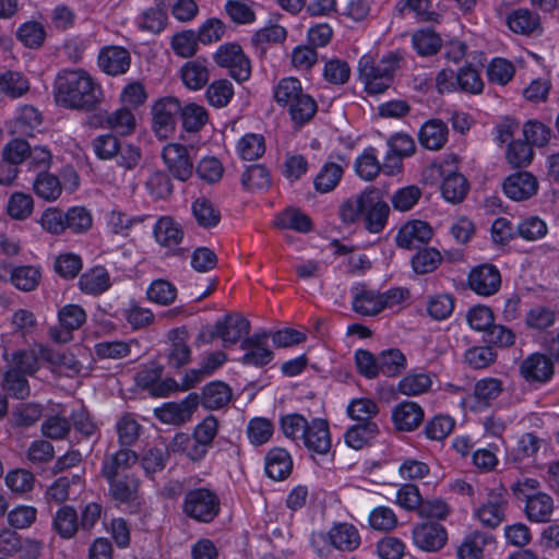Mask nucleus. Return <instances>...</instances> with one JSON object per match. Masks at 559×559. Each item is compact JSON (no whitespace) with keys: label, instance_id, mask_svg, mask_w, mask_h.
I'll return each mask as SVG.
<instances>
[{"label":"nucleus","instance_id":"nucleus-16","mask_svg":"<svg viewBox=\"0 0 559 559\" xmlns=\"http://www.w3.org/2000/svg\"><path fill=\"white\" fill-rule=\"evenodd\" d=\"M506 506L504 490H491L488 493L487 502L477 509L476 516L485 526L496 528L504 521Z\"/></svg>","mask_w":559,"mask_h":559},{"label":"nucleus","instance_id":"nucleus-22","mask_svg":"<svg viewBox=\"0 0 559 559\" xmlns=\"http://www.w3.org/2000/svg\"><path fill=\"white\" fill-rule=\"evenodd\" d=\"M392 419L396 429L413 431L421 424L424 411L415 402H402L394 408Z\"/></svg>","mask_w":559,"mask_h":559},{"label":"nucleus","instance_id":"nucleus-55","mask_svg":"<svg viewBox=\"0 0 559 559\" xmlns=\"http://www.w3.org/2000/svg\"><path fill=\"white\" fill-rule=\"evenodd\" d=\"M116 428L121 447H130L139 439L141 426L131 414L122 415Z\"/></svg>","mask_w":559,"mask_h":559},{"label":"nucleus","instance_id":"nucleus-2","mask_svg":"<svg viewBox=\"0 0 559 559\" xmlns=\"http://www.w3.org/2000/svg\"><path fill=\"white\" fill-rule=\"evenodd\" d=\"M400 59L395 53H390L378 62L370 55L360 58L358 71L368 94H380L391 86Z\"/></svg>","mask_w":559,"mask_h":559},{"label":"nucleus","instance_id":"nucleus-45","mask_svg":"<svg viewBox=\"0 0 559 559\" xmlns=\"http://www.w3.org/2000/svg\"><path fill=\"white\" fill-rule=\"evenodd\" d=\"M508 25L512 32L526 35L538 27L539 17L528 9H518L508 15Z\"/></svg>","mask_w":559,"mask_h":559},{"label":"nucleus","instance_id":"nucleus-48","mask_svg":"<svg viewBox=\"0 0 559 559\" xmlns=\"http://www.w3.org/2000/svg\"><path fill=\"white\" fill-rule=\"evenodd\" d=\"M413 46L420 56H431L441 48L442 40L432 29L417 31L412 38Z\"/></svg>","mask_w":559,"mask_h":559},{"label":"nucleus","instance_id":"nucleus-34","mask_svg":"<svg viewBox=\"0 0 559 559\" xmlns=\"http://www.w3.org/2000/svg\"><path fill=\"white\" fill-rule=\"evenodd\" d=\"M209 69L205 59L188 61L181 69V79L190 90H200L209 82Z\"/></svg>","mask_w":559,"mask_h":559},{"label":"nucleus","instance_id":"nucleus-26","mask_svg":"<svg viewBox=\"0 0 559 559\" xmlns=\"http://www.w3.org/2000/svg\"><path fill=\"white\" fill-rule=\"evenodd\" d=\"M492 542L491 534L479 531L471 532L457 547V559H485L484 548Z\"/></svg>","mask_w":559,"mask_h":559},{"label":"nucleus","instance_id":"nucleus-63","mask_svg":"<svg viewBox=\"0 0 559 559\" xmlns=\"http://www.w3.org/2000/svg\"><path fill=\"white\" fill-rule=\"evenodd\" d=\"M40 272L38 269L24 265L14 267V272L12 274V284L24 292H31L35 289L39 283Z\"/></svg>","mask_w":559,"mask_h":559},{"label":"nucleus","instance_id":"nucleus-38","mask_svg":"<svg viewBox=\"0 0 559 559\" xmlns=\"http://www.w3.org/2000/svg\"><path fill=\"white\" fill-rule=\"evenodd\" d=\"M468 189L466 178L459 173L449 174L441 185L443 198L453 204L461 203L465 199Z\"/></svg>","mask_w":559,"mask_h":559},{"label":"nucleus","instance_id":"nucleus-1","mask_svg":"<svg viewBox=\"0 0 559 559\" xmlns=\"http://www.w3.org/2000/svg\"><path fill=\"white\" fill-rule=\"evenodd\" d=\"M56 102L70 109L91 111L103 97L97 83L84 70H63L56 79Z\"/></svg>","mask_w":559,"mask_h":559},{"label":"nucleus","instance_id":"nucleus-53","mask_svg":"<svg viewBox=\"0 0 559 559\" xmlns=\"http://www.w3.org/2000/svg\"><path fill=\"white\" fill-rule=\"evenodd\" d=\"M442 261L440 252L433 248H424L412 258V266L417 274L435 271Z\"/></svg>","mask_w":559,"mask_h":559},{"label":"nucleus","instance_id":"nucleus-20","mask_svg":"<svg viewBox=\"0 0 559 559\" xmlns=\"http://www.w3.org/2000/svg\"><path fill=\"white\" fill-rule=\"evenodd\" d=\"M304 445L318 454H326L331 449L329 423L325 419H312L301 439Z\"/></svg>","mask_w":559,"mask_h":559},{"label":"nucleus","instance_id":"nucleus-21","mask_svg":"<svg viewBox=\"0 0 559 559\" xmlns=\"http://www.w3.org/2000/svg\"><path fill=\"white\" fill-rule=\"evenodd\" d=\"M326 538L330 545L340 551L350 552L360 545L359 532L349 523L334 524L328 532Z\"/></svg>","mask_w":559,"mask_h":559},{"label":"nucleus","instance_id":"nucleus-28","mask_svg":"<svg viewBox=\"0 0 559 559\" xmlns=\"http://www.w3.org/2000/svg\"><path fill=\"white\" fill-rule=\"evenodd\" d=\"M79 286L85 294L100 295L110 288V275L104 266H95L81 275Z\"/></svg>","mask_w":559,"mask_h":559},{"label":"nucleus","instance_id":"nucleus-62","mask_svg":"<svg viewBox=\"0 0 559 559\" xmlns=\"http://www.w3.org/2000/svg\"><path fill=\"white\" fill-rule=\"evenodd\" d=\"M241 183L246 189H264L271 183L269 170L260 164H254L242 173Z\"/></svg>","mask_w":559,"mask_h":559},{"label":"nucleus","instance_id":"nucleus-5","mask_svg":"<svg viewBox=\"0 0 559 559\" xmlns=\"http://www.w3.org/2000/svg\"><path fill=\"white\" fill-rule=\"evenodd\" d=\"M180 111L179 100L171 96L160 98L153 105V130L159 139H167L175 131Z\"/></svg>","mask_w":559,"mask_h":559},{"label":"nucleus","instance_id":"nucleus-25","mask_svg":"<svg viewBox=\"0 0 559 559\" xmlns=\"http://www.w3.org/2000/svg\"><path fill=\"white\" fill-rule=\"evenodd\" d=\"M293 469V460L289 453L282 448L271 449L265 456V473L274 480L287 478Z\"/></svg>","mask_w":559,"mask_h":559},{"label":"nucleus","instance_id":"nucleus-35","mask_svg":"<svg viewBox=\"0 0 559 559\" xmlns=\"http://www.w3.org/2000/svg\"><path fill=\"white\" fill-rule=\"evenodd\" d=\"M2 356L9 361V368H16L19 372L33 376L39 369V356L35 349H20L12 354L9 359V350L3 346Z\"/></svg>","mask_w":559,"mask_h":559},{"label":"nucleus","instance_id":"nucleus-31","mask_svg":"<svg viewBox=\"0 0 559 559\" xmlns=\"http://www.w3.org/2000/svg\"><path fill=\"white\" fill-rule=\"evenodd\" d=\"M448 140V127L439 120L433 119L426 122L419 131L420 144L431 151L440 150Z\"/></svg>","mask_w":559,"mask_h":559},{"label":"nucleus","instance_id":"nucleus-59","mask_svg":"<svg viewBox=\"0 0 559 559\" xmlns=\"http://www.w3.org/2000/svg\"><path fill=\"white\" fill-rule=\"evenodd\" d=\"M181 119L183 128L189 132H197L203 128L207 121V112L204 107L197 104H188L181 107Z\"/></svg>","mask_w":559,"mask_h":559},{"label":"nucleus","instance_id":"nucleus-36","mask_svg":"<svg viewBox=\"0 0 559 559\" xmlns=\"http://www.w3.org/2000/svg\"><path fill=\"white\" fill-rule=\"evenodd\" d=\"M357 175L364 180H373L380 170H383L388 175H393V167L385 163L383 166L380 165L377 156L373 153V148H369L362 155H360L355 164Z\"/></svg>","mask_w":559,"mask_h":559},{"label":"nucleus","instance_id":"nucleus-47","mask_svg":"<svg viewBox=\"0 0 559 559\" xmlns=\"http://www.w3.org/2000/svg\"><path fill=\"white\" fill-rule=\"evenodd\" d=\"M146 297L151 302L169 306L177 297V288L166 280H154L146 289Z\"/></svg>","mask_w":559,"mask_h":559},{"label":"nucleus","instance_id":"nucleus-30","mask_svg":"<svg viewBox=\"0 0 559 559\" xmlns=\"http://www.w3.org/2000/svg\"><path fill=\"white\" fill-rule=\"evenodd\" d=\"M138 460L139 456L133 450L128 447H122L116 453L105 457L102 467V475L104 478L118 476L120 471L130 468L138 462Z\"/></svg>","mask_w":559,"mask_h":559},{"label":"nucleus","instance_id":"nucleus-42","mask_svg":"<svg viewBox=\"0 0 559 559\" xmlns=\"http://www.w3.org/2000/svg\"><path fill=\"white\" fill-rule=\"evenodd\" d=\"M379 373L396 377L406 368V357L400 349L383 350L378 356Z\"/></svg>","mask_w":559,"mask_h":559},{"label":"nucleus","instance_id":"nucleus-3","mask_svg":"<svg viewBox=\"0 0 559 559\" xmlns=\"http://www.w3.org/2000/svg\"><path fill=\"white\" fill-rule=\"evenodd\" d=\"M183 513L200 523H211L221 511L218 496L209 488L189 490L182 503Z\"/></svg>","mask_w":559,"mask_h":559},{"label":"nucleus","instance_id":"nucleus-58","mask_svg":"<svg viewBox=\"0 0 559 559\" xmlns=\"http://www.w3.org/2000/svg\"><path fill=\"white\" fill-rule=\"evenodd\" d=\"M274 432L273 424L270 419L255 417L248 424L247 435L249 441L254 445L266 443Z\"/></svg>","mask_w":559,"mask_h":559},{"label":"nucleus","instance_id":"nucleus-6","mask_svg":"<svg viewBox=\"0 0 559 559\" xmlns=\"http://www.w3.org/2000/svg\"><path fill=\"white\" fill-rule=\"evenodd\" d=\"M105 479L108 481V492L112 500L128 504L134 510L140 508L142 498L140 496V479L136 476L127 474Z\"/></svg>","mask_w":559,"mask_h":559},{"label":"nucleus","instance_id":"nucleus-44","mask_svg":"<svg viewBox=\"0 0 559 559\" xmlns=\"http://www.w3.org/2000/svg\"><path fill=\"white\" fill-rule=\"evenodd\" d=\"M317 109L316 100L304 92L288 107L293 121L298 126L309 122L316 115Z\"/></svg>","mask_w":559,"mask_h":559},{"label":"nucleus","instance_id":"nucleus-4","mask_svg":"<svg viewBox=\"0 0 559 559\" xmlns=\"http://www.w3.org/2000/svg\"><path fill=\"white\" fill-rule=\"evenodd\" d=\"M214 60L219 67L227 68L231 78L238 82L248 80L251 74L250 61L237 44L222 45L214 55Z\"/></svg>","mask_w":559,"mask_h":559},{"label":"nucleus","instance_id":"nucleus-57","mask_svg":"<svg viewBox=\"0 0 559 559\" xmlns=\"http://www.w3.org/2000/svg\"><path fill=\"white\" fill-rule=\"evenodd\" d=\"M40 123V112L33 106H24L14 120L13 132L20 135H29Z\"/></svg>","mask_w":559,"mask_h":559},{"label":"nucleus","instance_id":"nucleus-40","mask_svg":"<svg viewBox=\"0 0 559 559\" xmlns=\"http://www.w3.org/2000/svg\"><path fill=\"white\" fill-rule=\"evenodd\" d=\"M378 433L379 428L374 421L357 423L346 431L345 441L350 448L359 450Z\"/></svg>","mask_w":559,"mask_h":559},{"label":"nucleus","instance_id":"nucleus-14","mask_svg":"<svg viewBox=\"0 0 559 559\" xmlns=\"http://www.w3.org/2000/svg\"><path fill=\"white\" fill-rule=\"evenodd\" d=\"M198 405V395L190 394L179 403H166L162 407L156 408L155 415L165 424L178 426L190 420Z\"/></svg>","mask_w":559,"mask_h":559},{"label":"nucleus","instance_id":"nucleus-61","mask_svg":"<svg viewBox=\"0 0 559 559\" xmlns=\"http://www.w3.org/2000/svg\"><path fill=\"white\" fill-rule=\"evenodd\" d=\"M532 146L526 141H512L507 151L508 163L514 168L526 167L533 159Z\"/></svg>","mask_w":559,"mask_h":559},{"label":"nucleus","instance_id":"nucleus-27","mask_svg":"<svg viewBox=\"0 0 559 559\" xmlns=\"http://www.w3.org/2000/svg\"><path fill=\"white\" fill-rule=\"evenodd\" d=\"M353 292L352 306L355 312L362 316H376L383 310L380 293L368 290L361 284L356 285Z\"/></svg>","mask_w":559,"mask_h":559},{"label":"nucleus","instance_id":"nucleus-11","mask_svg":"<svg viewBox=\"0 0 559 559\" xmlns=\"http://www.w3.org/2000/svg\"><path fill=\"white\" fill-rule=\"evenodd\" d=\"M218 338L224 347H229L249 336L251 325L247 318L240 313H227L217 320Z\"/></svg>","mask_w":559,"mask_h":559},{"label":"nucleus","instance_id":"nucleus-46","mask_svg":"<svg viewBox=\"0 0 559 559\" xmlns=\"http://www.w3.org/2000/svg\"><path fill=\"white\" fill-rule=\"evenodd\" d=\"M29 90L28 81L19 72L0 71V93L17 98Z\"/></svg>","mask_w":559,"mask_h":559},{"label":"nucleus","instance_id":"nucleus-23","mask_svg":"<svg viewBox=\"0 0 559 559\" xmlns=\"http://www.w3.org/2000/svg\"><path fill=\"white\" fill-rule=\"evenodd\" d=\"M98 66L109 75L122 74L130 67V55L121 47L105 48L99 53Z\"/></svg>","mask_w":559,"mask_h":559},{"label":"nucleus","instance_id":"nucleus-7","mask_svg":"<svg viewBox=\"0 0 559 559\" xmlns=\"http://www.w3.org/2000/svg\"><path fill=\"white\" fill-rule=\"evenodd\" d=\"M270 336V332L262 331L245 337L240 343V348L245 352L240 361L254 367H264L270 364L274 358V353L267 346Z\"/></svg>","mask_w":559,"mask_h":559},{"label":"nucleus","instance_id":"nucleus-32","mask_svg":"<svg viewBox=\"0 0 559 559\" xmlns=\"http://www.w3.org/2000/svg\"><path fill=\"white\" fill-rule=\"evenodd\" d=\"M154 237L160 246L176 247L183 238V229L171 217L163 216L154 226Z\"/></svg>","mask_w":559,"mask_h":559},{"label":"nucleus","instance_id":"nucleus-12","mask_svg":"<svg viewBox=\"0 0 559 559\" xmlns=\"http://www.w3.org/2000/svg\"><path fill=\"white\" fill-rule=\"evenodd\" d=\"M88 124L95 128L107 127L124 135L134 130L135 118L130 109L122 107L112 112L99 111L88 119Z\"/></svg>","mask_w":559,"mask_h":559},{"label":"nucleus","instance_id":"nucleus-39","mask_svg":"<svg viewBox=\"0 0 559 559\" xmlns=\"http://www.w3.org/2000/svg\"><path fill=\"white\" fill-rule=\"evenodd\" d=\"M52 526L62 538H72L79 528L76 510L71 506L61 507L53 518Z\"/></svg>","mask_w":559,"mask_h":559},{"label":"nucleus","instance_id":"nucleus-52","mask_svg":"<svg viewBox=\"0 0 559 559\" xmlns=\"http://www.w3.org/2000/svg\"><path fill=\"white\" fill-rule=\"evenodd\" d=\"M368 522L372 530L379 532H391L399 524V520L394 511L384 506H380L371 510Z\"/></svg>","mask_w":559,"mask_h":559},{"label":"nucleus","instance_id":"nucleus-24","mask_svg":"<svg viewBox=\"0 0 559 559\" xmlns=\"http://www.w3.org/2000/svg\"><path fill=\"white\" fill-rule=\"evenodd\" d=\"M168 340L171 343L168 353V362L175 368L185 366L190 361L191 352L188 345V331L186 328L173 329L168 332Z\"/></svg>","mask_w":559,"mask_h":559},{"label":"nucleus","instance_id":"nucleus-10","mask_svg":"<svg viewBox=\"0 0 559 559\" xmlns=\"http://www.w3.org/2000/svg\"><path fill=\"white\" fill-rule=\"evenodd\" d=\"M169 173L178 180H188L193 173V163L188 148L181 144H167L162 153Z\"/></svg>","mask_w":559,"mask_h":559},{"label":"nucleus","instance_id":"nucleus-29","mask_svg":"<svg viewBox=\"0 0 559 559\" xmlns=\"http://www.w3.org/2000/svg\"><path fill=\"white\" fill-rule=\"evenodd\" d=\"M524 510L530 521L547 523L551 520L554 513V500L545 492L528 496Z\"/></svg>","mask_w":559,"mask_h":559},{"label":"nucleus","instance_id":"nucleus-13","mask_svg":"<svg viewBox=\"0 0 559 559\" xmlns=\"http://www.w3.org/2000/svg\"><path fill=\"white\" fill-rule=\"evenodd\" d=\"M500 285V272L492 264L478 265L468 274L469 288L480 296H491L496 294Z\"/></svg>","mask_w":559,"mask_h":559},{"label":"nucleus","instance_id":"nucleus-9","mask_svg":"<svg viewBox=\"0 0 559 559\" xmlns=\"http://www.w3.org/2000/svg\"><path fill=\"white\" fill-rule=\"evenodd\" d=\"M414 544L421 550L436 552L444 547L448 540L445 527L438 522H426L414 526Z\"/></svg>","mask_w":559,"mask_h":559},{"label":"nucleus","instance_id":"nucleus-18","mask_svg":"<svg viewBox=\"0 0 559 559\" xmlns=\"http://www.w3.org/2000/svg\"><path fill=\"white\" fill-rule=\"evenodd\" d=\"M538 181L528 171H518L510 175L503 182V191L514 201H524L537 193Z\"/></svg>","mask_w":559,"mask_h":559},{"label":"nucleus","instance_id":"nucleus-60","mask_svg":"<svg viewBox=\"0 0 559 559\" xmlns=\"http://www.w3.org/2000/svg\"><path fill=\"white\" fill-rule=\"evenodd\" d=\"M390 153L388 154L386 162H394V165L401 162V157L408 156L415 151L414 140L407 134H395L390 138L389 142Z\"/></svg>","mask_w":559,"mask_h":559},{"label":"nucleus","instance_id":"nucleus-15","mask_svg":"<svg viewBox=\"0 0 559 559\" xmlns=\"http://www.w3.org/2000/svg\"><path fill=\"white\" fill-rule=\"evenodd\" d=\"M364 209V224L365 228L370 233H380L384 229L390 213V207L386 202L379 199L373 190L367 191Z\"/></svg>","mask_w":559,"mask_h":559},{"label":"nucleus","instance_id":"nucleus-50","mask_svg":"<svg viewBox=\"0 0 559 559\" xmlns=\"http://www.w3.org/2000/svg\"><path fill=\"white\" fill-rule=\"evenodd\" d=\"M26 374L19 372L16 368H9L4 373L3 388L13 397L24 400L29 396V385Z\"/></svg>","mask_w":559,"mask_h":559},{"label":"nucleus","instance_id":"nucleus-33","mask_svg":"<svg viewBox=\"0 0 559 559\" xmlns=\"http://www.w3.org/2000/svg\"><path fill=\"white\" fill-rule=\"evenodd\" d=\"M274 226L306 234L312 229V221L300 210L288 207L276 215Z\"/></svg>","mask_w":559,"mask_h":559},{"label":"nucleus","instance_id":"nucleus-56","mask_svg":"<svg viewBox=\"0 0 559 559\" xmlns=\"http://www.w3.org/2000/svg\"><path fill=\"white\" fill-rule=\"evenodd\" d=\"M16 36L26 47L39 48L44 44L46 32L40 23L29 21L19 27Z\"/></svg>","mask_w":559,"mask_h":559},{"label":"nucleus","instance_id":"nucleus-51","mask_svg":"<svg viewBox=\"0 0 559 559\" xmlns=\"http://www.w3.org/2000/svg\"><path fill=\"white\" fill-rule=\"evenodd\" d=\"M34 202L31 194L14 192L7 204V213L17 221L26 219L33 212Z\"/></svg>","mask_w":559,"mask_h":559},{"label":"nucleus","instance_id":"nucleus-19","mask_svg":"<svg viewBox=\"0 0 559 559\" xmlns=\"http://www.w3.org/2000/svg\"><path fill=\"white\" fill-rule=\"evenodd\" d=\"M432 237L431 226L423 221L406 223L397 233L395 241L400 248L414 249L427 243Z\"/></svg>","mask_w":559,"mask_h":559},{"label":"nucleus","instance_id":"nucleus-8","mask_svg":"<svg viewBox=\"0 0 559 559\" xmlns=\"http://www.w3.org/2000/svg\"><path fill=\"white\" fill-rule=\"evenodd\" d=\"M60 328H49L48 334L56 343H68L72 332L80 329L86 321V313L81 306L66 305L58 312Z\"/></svg>","mask_w":559,"mask_h":559},{"label":"nucleus","instance_id":"nucleus-41","mask_svg":"<svg viewBox=\"0 0 559 559\" xmlns=\"http://www.w3.org/2000/svg\"><path fill=\"white\" fill-rule=\"evenodd\" d=\"M191 210L197 223L203 228H213L221 221V212L206 198H198Z\"/></svg>","mask_w":559,"mask_h":559},{"label":"nucleus","instance_id":"nucleus-64","mask_svg":"<svg viewBox=\"0 0 559 559\" xmlns=\"http://www.w3.org/2000/svg\"><path fill=\"white\" fill-rule=\"evenodd\" d=\"M233 95V84L228 80L214 81L206 91L209 103L217 108L226 106Z\"/></svg>","mask_w":559,"mask_h":559},{"label":"nucleus","instance_id":"nucleus-54","mask_svg":"<svg viewBox=\"0 0 559 559\" xmlns=\"http://www.w3.org/2000/svg\"><path fill=\"white\" fill-rule=\"evenodd\" d=\"M302 92L300 82L295 78H286L280 81L274 90V99L278 105L289 107Z\"/></svg>","mask_w":559,"mask_h":559},{"label":"nucleus","instance_id":"nucleus-17","mask_svg":"<svg viewBox=\"0 0 559 559\" xmlns=\"http://www.w3.org/2000/svg\"><path fill=\"white\" fill-rule=\"evenodd\" d=\"M520 373L528 382L545 383L554 376V362L548 356L534 353L522 360Z\"/></svg>","mask_w":559,"mask_h":559},{"label":"nucleus","instance_id":"nucleus-49","mask_svg":"<svg viewBox=\"0 0 559 559\" xmlns=\"http://www.w3.org/2000/svg\"><path fill=\"white\" fill-rule=\"evenodd\" d=\"M343 168L335 163H326L314 178V188L321 193L332 191L340 182Z\"/></svg>","mask_w":559,"mask_h":559},{"label":"nucleus","instance_id":"nucleus-37","mask_svg":"<svg viewBox=\"0 0 559 559\" xmlns=\"http://www.w3.org/2000/svg\"><path fill=\"white\" fill-rule=\"evenodd\" d=\"M231 399L230 388L221 381L211 382L204 386L201 403L205 408L218 409Z\"/></svg>","mask_w":559,"mask_h":559},{"label":"nucleus","instance_id":"nucleus-43","mask_svg":"<svg viewBox=\"0 0 559 559\" xmlns=\"http://www.w3.org/2000/svg\"><path fill=\"white\" fill-rule=\"evenodd\" d=\"M33 190L38 198L45 201H55L60 197L62 187L58 177L41 171L34 180Z\"/></svg>","mask_w":559,"mask_h":559}]
</instances>
